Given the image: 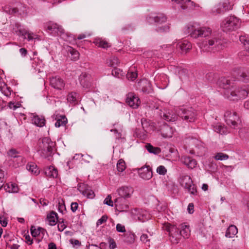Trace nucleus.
Returning <instances> with one entry per match:
<instances>
[{
  "instance_id": "e433bc0d",
  "label": "nucleus",
  "mask_w": 249,
  "mask_h": 249,
  "mask_svg": "<svg viewBox=\"0 0 249 249\" xmlns=\"http://www.w3.org/2000/svg\"><path fill=\"white\" fill-rule=\"evenodd\" d=\"M30 230L32 235L35 237L38 236L41 233V231H46V230L42 228L38 227L36 229L33 226H31Z\"/></svg>"
},
{
  "instance_id": "79ce46f5",
  "label": "nucleus",
  "mask_w": 249,
  "mask_h": 249,
  "mask_svg": "<svg viewBox=\"0 0 249 249\" xmlns=\"http://www.w3.org/2000/svg\"><path fill=\"white\" fill-rule=\"evenodd\" d=\"M107 63L109 66L114 68L118 66L119 61L117 57L113 56L110 58Z\"/></svg>"
},
{
  "instance_id": "c03bdc74",
  "label": "nucleus",
  "mask_w": 249,
  "mask_h": 249,
  "mask_svg": "<svg viewBox=\"0 0 249 249\" xmlns=\"http://www.w3.org/2000/svg\"><path fill=\"white\" fill-rule=\"evenodd\" d=\"M7 188H5L7 192L9 193H17L18 192V187L15 184H7Z\"/></svg>"
},
{
  "instance_id": "7c9ffc66",
  "label": "nucleus",
  "mask_w": 249,
  "mask_h": 249,
  "mask_svg": "<svg viewBox=\"0 0 249 249\" xmlns=\"http://www.w3.org/2000/svg\"><path fill=\"white\" fill-rule=\"evenodd\" d=\"M124 241L127 244H132L135 241V235L131 232H127L124 235Z\"/></svg>"
},
{
  "instance_id": "c756f323",
  "label": "nucleus",
  "mask_w": 249,
  "mask_h": 249,
  "mask_svg": "<svg viewBox=\"0 0 249 249\" xmlns=\"http://www.w3.org/2000/svg\"><path fill=\"white\" fill-rule=\"evenodd\" d=\"M238 232L237 228L234 225H231L227 229L225 236L227 237L231 238L236 235Z\"/></svg>"
},
{
  "instance_id": "1a4fd4ad",
  "label": "nucleus",
  "mask_w": 249,
  "mask_h": 249,
  "mask_svg": "<svg viewBox=\"0 0 249 249\" xmlns=\"http://www.w3.org/2000/svg\"><path fill=\"white\" fill-rule=\"evenodd\" d=\"M146 20L150 24L153 23L161 24L166 21L167 18L162 13L151 14L146 17Z\"/></svg>"
},
{
  "instance_id": "0e129e2a",
  "label": "nucleus",
  "mask_w": 249,
  "mask_h": 249,
  "mask_svg": "<svg viewBox=\"0 0 249 249\" xmlns=\"http://www.w3.org/2000/svg\"><path fill=\"white\" fill-rule=\"evenodd\" d=\"M0 223L2 227H5L7 225V220L5 217L0 216Z\"/></svg>"
},
{
  "instance_id": "b1692460",
  "label": "nucleus",
  "mask_w": 249,
  "mask_h": 249,
  "mask_svg": "<svg viewBox=\"0 0 249 249\" xmlns=\"http://www.w3.org/2000/svg\"><path fill=\"white\" fill-rule=\"evenodd\" d=\"M139 88L145 93H149L151 89V84L146 80H142L138 83Z\"/></svg>"
},
{
  "instance_id": "09e8293b",
  "label": "nucleus",
  "mask_w": 249,
  "mask_h": 249,
  "mask_svg": "<svg viewBox=\"0 0 249 249\" xmlns=\"http://www.w3.org/2000/svg\"><path fill=\"white\" fill-rule=\"evenodd\" d=\"M84 196H86L88 198L92 199L94 197L95 195L94 191L92 190L89 186V188H88L86 191V193L84 194Z\"/></svg>"
},
{
  "instance_id": "680f3d73",
  "label": "nucleus",
  "mask_w": 249,
  "mask_h": 249,
  "mask_svg": "<svg viewBox=\"0 0 249 249\" xmlns=\"http://www.w3.org/2000/svg\"><path fill=\"white\" fill-rule=\"evenodd\" d=\"M214 74L210 72L206 75V78L210 82H213Z\"/></svg>"
},
{
  "instance_id": "7ed1b4c3",
  "label": "nucleus",
  "mask_w": 249,
  "mask_h": 249,
  "mask_svg": "<svg viewBox=\"0 0 249 249\" xmlns=\"http://www.w3.org/2000/svg\"><path fill=\"white\" fill-rule=\"evenodd\" d=\"M248 96L245 86L242 88L231 87V90H227L225 97L230 100L238 101L243 99Z\"/></svg>"
},
{
  "instance_id": "4d7b16f0",
  "label": "nucleus",
  "mask_w": 249,
  "mask_h": 249,
  "mask_svg": "<svg viewBox=\"0 0 249 249\" xmlns=\"http://www.w3.org/2000/svg\"><path fill=\"white\" fill-rule=\"evenodd\" d=\"M66 227L67 225L64 223V220H62V222L58 220L57 228L59 231H62Z\"/></svg>"
},
{
  "instance_id": "3c124183",
  "label": "nucleus",
  "mask_w": 249,
  "mask_h": 249,
  "mask_svg": "<svg viewBox=\"0 0 249 249\" xmlns=\"http://www.w3.org/2000/svg\"><path fill=\"white\" fill-rule=\"evenodd\" d=\"M20 104L18 102H10L8 104V107L12 109L16 110L17 108H18L20 106Z\"/></svg>"
},
{
  "instance_id": "58836bf2",
  "label": "nucleus",
  "mask_w": 249,
  "mask_h": 249,
  "mask_svg": "<svg viewBox=\"0 0 249 249\" xmlns=\"http://www.w3.org/2000/svg\"><path fill=\"white\" fill-rule=\"evenodd\" d=\"M26 168L27 170L35 175H37L39 173L36 165L34 163L28 164Z\"/></svg>"
},
{
  "instance_id": "c85d7f7f",
  "label": "nucleus",
  "mask_w": 249,
  "mask_h": 249,
  "mask_svg": "<svg viewBox=\"0 0 249 249\" xmlns=\"http://www.w3.org/2000/svg\"><path fill=\"white\" fill-rule=\"evenodd\" d=\"M190 232L188 226L182 224L179 226V237L182 236L184 238H188L190 235Z\"/></svg>"
},
{
  "instance_id": "8fccbe9b",
  "label": "nucleus",
  "mask_w": 249,
  "mask_h": 249,
  "mask_svg": "<svg viewBox=\"0 0 249 249\" xmlns=\"http://www.w3.org/2000/svg\"><path fill=\"white\" fill-rule=\"evenodd\" d=\"M215 132L221 134H224L226 131V128L220 125H216L214 127Z\"/></svg>"
},
{
  "instance_id": "338daca9",
  "label": "nucleus",
  "mask_w": 249,
  "mask_h": 249,
  "mask_svg": "<svg viewBox=\"0 0 249 249\" xmlns=\"http://www.w3.org/2000/svg\"><path fill=\"white\" fill-rule=\"evenodd\" d=\"M70 242L74 246H80L81 245L80 242L77 239H70Z\"/></svg>"
},
{
  "instance_id": "9b49d317",
  "label": "nucleus",
  "mask_w": 249,
  "mask_h": 249,
  "mask_svg": "<svg viewBox=\"0 0 249 249\" xmlns=\"http://www.w3.org/2000/svg\"><path fill=\"white\" fill-rule=\"evenodd\" d=\"M80 83L86 89L91 88L93 85V80L91 75L86 72H82L79 77Z\"/></svg>"
},
{
  "instance_id": "603ef678",
  "label": "nucleus",
  "mask_w": 249,
  "mask_h": 249,
  "mask_svg": "<svg viewBox=\"0 0 249 249\" xmlns=\"http://www.w3.org/2000/svg\"><path fill=\"white\" fill-rule=\"evenodd\" d=\"M112 74L115 77L119 78L120 76L123 75L122 71L119 69L114 68L112 71Z\"/></svg>"
},
{
  "instance_id": "a19ab883",
  "label": "nucleus",
  "mask_w": 249,
  "mask_h": 249,
  "mask_svg": "<svg viewBox=\"0 0 249 249\" xmlns=\"http://www.w3.org/2000/svg\"><path fill=\"white\" fill-rule=\"evenodd\" d=\"M126 168L125 163L124 161L120 159L118 160L117 164V169L118 172H123Z\"/></svg>"
},
{
  "instance_id": "774afa93",
  "label": "nucleus",
  "mask_w": 249,
  "mask_h": 249,
  "mask_svg": "<svg viewBox=\"0 0 249 249\" xmlns=\"http://www.w3.org/2000/svg\"><path fill=\"white\" fill-rule=\"evenodd\" d=\"M20 54L22 56H25L27 54V50L24 48H20L19 50Z\"/></svg>"
},
{
  "instance_id": "4c0bfd02",
  "label": "nucleus",
  "mask_w": 249,
  "mask_h": 249,
  "mask_svg": "<svg viewBox=\"0 0 249 249\" xmlns=\"http://www.w3.org/2000/svg\"><path fill=\"white\" fill-rule=\"evenodd\" d=\"M67 123V119L65 115H63L57 120L55 125L56 127H59L61 126H65Z\"/></svg>"
},
{
  "instance_id": "49530a36",
  "label": "nucleus",
  "mask_w": 249,
  "mask_h": 249,
  "mask_svg": "<svg viewBox=\"0 0 249 249\" xmlns=\"http://www.w3.org/2000/svg\"><path fill=\"white\" fill-rule=\"evenodd\" d=\"M89 186L85 183H79L78 185V190L84 195L88 188H89Z\"/></svg>"
},
{
  "instance_id": "9d476101",
  "label": "nucleus",
  "mask_w": 249,
  "mask_h": 249,
  "mask_svg": "<svg viewBox=\"0 0 249 249\" xmlns=\"http://www.w3.org/2000/svg\"><path fill=\"white\" fill-rule=\"evenodd\" d=\"M239 80L245 82H249V68L247 67H240L235 69L234 71Z\"/></svg>"
},
{
  "instance_id": "20e7f679",
  "label": "nucleus",
  "mask_w": 249,
  "mask_h": 249,
  "mask_svg": "<svg viewBox=\"0 0 249 249\" xmlns=\"http://www.w3.org/2000/svg\"><path fill=\"white\" fill-rule=\"evenodd\" d=\"M240 26L239 19L234 16L226 18L221 24V27L224 32L235 31L238 29Z\"/></svg>"
},
{
  "instance_id": "e2e57ef3",
  "label": "nucleus",
  "mask_w": 249,
  "mask_h": 249,
  "mask_svg": "<svg viewBox=\"0 0 249 249\" xmlns=\"http://www.w3.org/2000/svg\"><path fill=\"white\" fill-rule=\"evenodd\" d=\"M140 240L141 241L144 243L149 241V239H148V236L146 234H142L140 237Z\"/></svg>"
},
{
  "instance_id": "864d4df0",
  "label": "nucleus",
  "mask_w": 249,
  "mask_h": 249,
  "mask_svg": "<svg viewBox=\"0 0 249 249\" xmlns=\"http://www.w3.org/2000/svg\"><path fill=\"white\" fill-rule=\"evenodd\" d=\"M157 172L161 175H164L167 173V170L163 165H160L157 168Z\"/></svg>"
},
{
  "instance_id": "4be33fe9",
  "label": "nucleus",
  "mask_w": 249,
  "mask_h": 249,
  "mask_svg": "<svg viewBox=\"0 0 249 249\" xmlns=\"http://www.w3.org/2000/svg\"><path fill=\"white\" fill-rule=\"evenodd\" d=\"M141 124L143 129L146 133L154 130L155 129L154 123L147 120L145 118H142L141 119Z\"/></svg>"
},
{
  "instance_id": "f257e3e1",
  "label": "nucleus",
  "mask_w": 249,
  "mask_h": 249,
  "mask_svg": "<svg viewBox=\"0 0 249 249\" xmlns=\"http://www.w3.org/2000/svg\"><path fill=\"white\" fill-rule=\"evenodd\" d=\"M183 32L193 38L205 37V38L199 43L200 48L203 51H218L224 47L223 41L218 38L216 37L206 38L211 34V29L206 27H200L196 22L187 24L184 28Z\"/></svg>"
},
{
  "instance_id": "de8ad7c7",
  "label": "nucleus",
  "mask_w": 249,
  "mask_h": 249,
  "mask_svg": "<svg viewBox=\"0 0 249 249\" xmlns=\"http://www.w3.org/2000/svg\"><path fill=\"white\" fill-rule=\"evenodd\" d=\"M170 27L169 25H165L157 27L156 29V31L160 33L167 32L169 30Z\"/></svg>"
},
{
  "instance_id": "f704fd0d",
  "label": "nucleus",
  "mask_w": 249,
  "mask_h": 249,
  "mask_svg": "<svg viewBox=\"0 0 249 249\" xmlns=\"http://www.w3.org/2000/svg\"><path fill=\"white\" fill-rule=\"evenodd\" d=\"M8 155L10 156L11 157L13 158V161H15V159H17L20 160L21 161L23 160V158L20 156L18 155V152L15 149H10L7 153Z\"/></svg>"
},
{
  "instance_id": "a211bd4d",
  "label": "nucleus",
  "mask_w": 249,
  "mask_h": 249,
  "mask_svg": "<svg viewBox=\"0 0 249 249\" xmlns=\"http://www.w3.org/2000/svg\"><path fill=\"white\" fill-rule=\"evenodd\" d=\"M176 2L175 5V7L179 9L185 10L187 8L189 9H194L197 6L194 1H175Z\"/></svg>"
},
{
  "instance_id": "39448f33",
  "label": "nucleus",
  "mask_w": 249,
  "mask_h": 249,
  "mask_svg": "<svg viewBox=\"0 0 249 249\" xmlns=\"http://www.w3.org/2000/svg\"><path fill=\"white\" fill-rule=\"evenodd\" d=\"M224 118L227 124L231 128H239L240 119L237 112L227 110L224 114Z\"/></svg>"
},
{
  "instance_id": "6e6d98bb",
  "label": "nucleus",
  "mask_w": 249,
  "mask_h": 249,
  "mask_svg": "<svg viewBox=\"0 0 249 249\" xmlns=\"http://www.w3.org/2000/svg\"><path fill=\"white\" fill-rule=\"evenodd\" d=\"M104 203L109 206H113V202L111 200V196L110 195H108L104 200Z\"/></svg>"
},
{
  "instance_id": "423d86ee",
  "label": "nucleus",
  "mask_w": 249,
  "mask_h": 249,
  "mask_svg": "<svg viewBox=\"0 0 249 249\" xmlns=\"http://www.w3.org/2000/svg\"><path fill=\"white\" fill-rule=\"evenodd\" d=\"M179 182L181 186L186 189L188 192L193 195H196V186L193 184L191 177L188 175H182L179 178Z\"/></svg>"
},
{
  "instance_id": "2eb2a0df",
  "label": "nucleus",
  "mask_w": 249,
  "mask_h": 249,
  "mask_svg": "<svg viewBox=\"0 0 249 249\" xmlns=\"http://www.w3.org/2000/svg\"><path fill=\"white\" fill-rule=\"evenodd\" d=\"M126 103L133 108H137L141 103L138 96L134 93H128L126 95Z\"/></svg>"
},
{
  "instance_id": "72a5a7b5",
  "label": "nucleus",
  "mask_w": 249,
  "mask_h": 249,
  "mask_svg": "<svg viewBox=\"0 0 249 249\" xmlns=\"http://www.w3.org/2000/svg\"><path fill=\"white\" fill-rule=\"evenodd\" d=\"M147 150L150 153L158 154L161 152L160 148L158 147H154L151 144L147 143L145 145Z\"/></svg>"
},
{
  "instance_id": "4468645a",
  "label": "nucleus",
  "mask_w": 249,
  "mask_h": 249,
  "mask_svg": "<svg viewBox=\"0 0 249 249\" xmlns=\"http://www.w3.org/2000/svg\"><path fill=\"white\" fill-rule=\"evenodd\" d=\"M138 173L140 177L144 180H149L153 176L152 169L149 165H145L138 168Z\"/></svg>"
},
{
  "instance_id": "cd10ccee",
  "label": "nucleus",
  "mask_w": 249,
  "mask_h": 249,
  "mask_svg": "<svg viewBox=\"0 0 249 249\" xmlns=\"http://www.w3.org/2000/svg\"><path fill=\"white\" fill-rule=\"evenodd\" d=\"M56 219H57V214L54 211H52L47 216V220L51 226H54L56 224Z\"/></svg>"
},
{
  "instance_id": "393cba45",
  "label": "nucleus",
  "mask_w": 249,
  "mask_h": 249,
  "mask_svg": "<svg viewBox=\"0 0 249 249\" xmlns=\"http://www.w3.org/2000/svg\"><path fill=\"white\" fill-rule=\"evenodd\" d=\"M44 172L46 176L50 178H56L58 176L57 170L53 166H50L46 168Z\"/></svg>"
},
{
  "instance_id": "bb28decb",
  "label": "nucleus",
  "mask_w": 249,
  "mask_h": 249,
  "mask_svg": "<svg viewBox=\"0 0 249 249\" xmlns=\"http://www.w3.org/2000/svg\"><path fill=\"white\" fill-rule=\"evenodd\" d=\"M32 121L33 124L38 127H43L46 123L44 117L41 116L35 115L33 116Z\"/></svg>"
},
{
  "instance_id": "5fc2aeb1",
  "label": "nucleus",
  "mask_w": 249,
  "mask_h": 249,
  "mask_svg": "<svg viewBox=\"0 0 249 249\" xmlns=\"http://www.w3.org/2000/svg\"><path fill=\"white\" fill-rule=\"evenodd\" d=\"M107 240L109 243V248L110 249H114L116 248V244L114 239L109 237H108Z\"/></svg>"
},
{
  "instance_id": "5701e85b",
  "label": "nucleus",
  "mask_w": 249,
  "mask_h": 249,
  "mask_svg": "<svg viewBox=\"0 0 249 249\" xmlns=\"http://www.w3.org/2000/svg\"><path fill=\"white\" fill-rule=\"evenodd\" d=\"M181 160L189 168H194L197 164L196 161L189 156H184L181 158Z\"/></svg>"
},
{
  "instance_id": "6e6552de",
  "label": "nucleus",
  "mask_w": 249,
  "mask_h": 249,
  "mask_svg": "<svg viewBox=\"0 0 249 249\" xmlns=\"http://www.w3.org/2000/svg\"><path fill=\"white\" fill-rule=\"evenodd\" d=\"M44 27L46 30L53 36L61 35L64 33V29L61 26L52 21L45 23Z\"/></svg>"
},
{
  "instance_id": "f3484780",
  "label": "nucleus",
  "mask_w": 249,
  "mask_h": 249,
  "mask_svg": "<svg viewBox=\"0 0 249 249\" xmlns=\"http://www.w3.org/2000/svg\"><path fill=\"white\" fill-rule=\"evenodd\" d=\"M133 192V188L130 186H122L117 190L120 197H122L125 199L130 197Z\"/></svg>"
},
{
  "instance_id": "ddd939ff",
  "label": "nucleus",
  "mask_w": 249,
  "mask_h": 249,
  "mask_svg": "<svg viewBox=\"0 0 249 249\" xmlns=\"http://www.w3.org/2000/svg\"><path fill=\"white\" fill-rule=\"evenodd\" d=\"M233 3L230 1H222L218 3L213 10V12H216L218 14H222L225 12L232 9Z\"/></svg>"
},
{
  "instance_id": "412c9836",
  "label": "nucleus",
  "mask_w": 249,
  "mask_h": 249,
  "mask_svg": "<svg viewBox=\"0 0 249 249\" xmlns=\"http://www.w3.org/2000/svg\"><path fill=\"white\" fill-rule=\"evenodd\" d=\"M166 230L168 232L170 236L175 238L176 240L179 238V228L169 224L166 226Z\"/></svg>"
},
{
  "instance_id": "0eeeda50",
  "label": "nucleus",
  "mask_w": 249,
  "mask_h": 249,
  "mask_svg": "<svg viewBox=\"0 0 249 249\" xmlns=\"http://www.w3.org/2000/svg\"><path fill=\"white\" fill-rule=\"evenodd\" d=\"M178 115L187 122H194L196 120L197 113L192 107L181 108L178 112Z\"/></svg>"
},
{
  "instance_id": "ea45409f",
  "label": "nucleus",
  "mask_w": 249,
  "mask_h": 249,
  "mask_svg": "<svg viewBox=\"0 0 249 249\" xmlns=\"http://www.w3.org/2000/svg\"><path fill=\"white\" fill-rule=\"evenodd\" d=\"M77 93L74 92H71L67 96V100L73 105L77 104V101L76 99Z\"/></svg>"
},
{
  "instance_id": "052dcab7",
  "label": "nucleus",
  "mask_w": 249,
  "mask_h": 249,
  "mask_svg": "<svg viewBox=\"0 0 249 249\" xmlns=\"http://www.w3.org/2000/svg\"><path fill=\"white\" fill-rule=\"evenodd\" d=\"M78 208V204L77 202H72L71 205V209L73 213L76 211Z\"/></svg>"
},
{
  "instance_id": "473e14b6",
  "label": "nucleus",
  "mask_w": 249,
  "mask_h": 249,
  "mask_svg": "<svg viewBox=\"0 0 249 249\" xmlns=\"http://www.w3.org/2000/svg\"><path fill=\"white\" fill-rule=\"evenodd\" d=\"M15 26L17 28V29H14L15 30L16 33L18 36H23L24 39H26V34H28V31L26 30L25 29L20 28V25L18 23H16Z\"/></svg>"
},
{
  "instance_id": "37998d69",
  "label": "nucleus",
  "mask_w": 249,
  "mask_h": 249,
  "mask_svg": "<svg viewBox=\"0 0 249 249\" xmlns=\"http://www.w3.org/2000/svg\"><path fill=\"white\" fill-rule=\"evenodd\" d=\"M229 158V157L228 155L220 152L217 153L214 157V159L217 160H227Z\"/></svg>"
},
{
  "instance_id": "c9c22d12",
  "label": "nucleus",
  "mask_w": 249,
  "mask_h": 249,
  "mask_svg": "<svg viewBox=\"0 0 249 249\" xmlns=\"http://www.w3.org/2000/svg\"><path fill=\"white\" fill-rule=\"evenodd\" d=\"M239 40L244 45L246 50L249 52V37L246 36H240Z\"/></svg>"
},
{
  "instance_id": "13d9d810",
  "label": "nucleus",
  "mask_w": 249,
  "mask_h": 249,
  "mask_svg": "<svg viewBox=\"0 0 249 249\" xmlns=\"http://www.w3.org/2000/svg\"><path fill=\"white\" fill-rule=\"evenodd\" d=\"M116 230L118 232H125V227L121 224H117L116 225Z\"/></svg>"
},
{
  "instance_id": "f03ea898",
  "label": "nucleus",
  "mask_w": 249,
  "mask_h": 249,
  "mask_svg": "<svg viewBox=\"0 0 249 249\" xmlns=\"http://www.w3.org/2000/svg\"><path fill=\"white\" fill-rule=\"evenodd\" d=\"M54 145L55 143L50 139L44 138L38 142V151L41 152L42 157L50 160V157L52 156Z\"/></svg>"
},
{
  "instance_id": "2f4dec72",
  "label": "nucleus",
  "mask_w": 249,
  "mask_h": 249,
  "mask_svg": "<svg viewBox=\"0 0 249 249\" xmlns=\"http://www.w3.org/2000/svg\"><path fill=\"white\" fill-rule=\"evenodd\" d=\"M94 43L96 44V45L104 49H107L110 47V45L108 42L101 38L95 39Z\"/></svg>"
},
{
  "instance_id": "a878e982",
  "label": "nucleus",
  "mask_w": 249,
  "mask_h": 249,
  "mask_svg": "<svg viewBox=\"0 0 249 249\" xmlns=\"http://www.w3.org/2000/svg\"><path fill=\"white\" fill-rule=\"evenodd\" d=\"M182 53H187L192 48V44L189 41L184 40L178 42L177 44Z\"/></svg>"
},
{
  "instance_id": "dca6fc26",
  "label": "nucleus",
  "mask_w": 249,
  "mask_h": 249,
  "mask_svg": "<svg viewBox=\"0 0 249 249\" xmlns=\"http://www.w3.org/2000/svg\"><path fill=\"white\" fill-rule=\"evenodd\" d=\"M115 206L116 210L119 212L127 211L128 209V201L126 199L119 197L115 200Z\"/></svg>"
},
{
  "instance_id": "f8f14e48",
  "label": "nucleus",
  "mask_w": 249,
  "mask_h": 249,
  "mask_svg": "<svg viewBox=\"0 0 249 249\" xmlns=\"http://www.w3.org/2000/svg\"><path fill=\"white\" fill-rule=\"evenodd\" d=\"M216 85L223 90V95L225 96V93L227 90H231V87H233V84L229 79L224 77H221L218 79L216 82Z\"/></svg>"
},
{
  "instance_id": "6ab92c4d",
  "label": "nucleus",
  "mask_w": 249,
  "mask_h": 249,
  "mask_svg": "<svg viewBox=\"0 0 249 249\" xmlns=\"http://www.w3.org/2000/svg\"><path fill=\"white\" fill-rule=\"evenodd\" d=\"M51 86L54 89L61 90L65 86L63 80L59 76L53 77L50 80Z\"/></svg>"
},
{
  "instance_id": "a18cd8bd",
  "label": "nucleus",
  "mask_w": 249,
  "mask_h": 249,
  "mask_svg": "<svg viewBox=\"0 0 249 249\" xmlns=\"http://www.w3.org/2000/svg\"><path fill=\"white\" fill-rule=\"evenodd\" d=\"M138 74L136 72L133 71L131 70H129L126 74L127 78L131 81H134L137 77Z\"/></svg>"
},
{
  "instance_id": "69168bd1",
  "label": "nucleus",
  "mask_w": 249,
  "mask_h": 249,
  "mask_svg": "<svg viewBox=\"0 0 249 249\" xmlns=\"http://www.w3.org/2000/svg\"><path fill=\"white\" fill-rule=\"evenodd\" d=\"M194 205L193 203H189L188 206L187 210L189 213H194Z\"/></svg>"
},
{
  "instance_id": "bf43d9fd",
  "label": "nucleus",
  "mask_w": 249,
  "mask_h": 249,
  "mask_svg": "<svg viewBox=\"0 0 249 249\" xmlns=\"http://www.w3.org/2000/svg\"><path fill=\"white\" fill-rule=\"evenodd\" d=\"M107 216H106L105 215H103L101 217V218H100L99 219H98V220L97 221V222L96 223L97 225L99 226V225L102 224L103 223H104L107 220Z\"/></svg>"
},
{
  "instance_id": "aec40b11",
  "label": "nucleus",
  "mask_w": 249,
  "mask_h": 249,
  "mask_svg": "<svg viewBox=\"0 0 249 249\" xmlns=\"http://www.w3.org/2000/svg\"><path fill=\"white\" fill-rule=\"evenodd\" d=\"M160 115L161 118L167 122H174L178 118L172 111L167 110H164V111L160 110Z\"/></svg>"
}]
</instances>
